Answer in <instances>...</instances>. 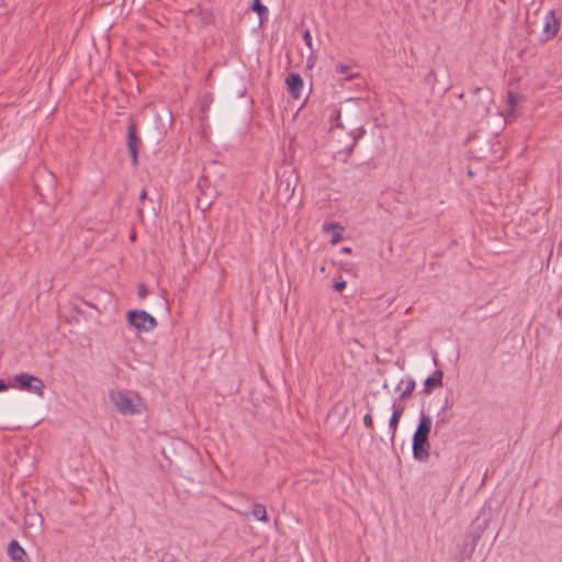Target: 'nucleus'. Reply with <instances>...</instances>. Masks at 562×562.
Returning a JSON list of instances; mask_svg holds the SVG:
<instances>
[{
    "instance_id": "1",
    "label": "nucleus",
    "mask_w": 562,
    "mask_h": 562,
    "mask_svg": "<svg viewBox=\"0 0 562 562\" xmlns=\"http://www.w3.org/2000/svg\"><path fill=\"white\" fill-rule=\"evenodd\" d=\"M359 112L356 101L348 100L344 108H334L329 115L333 131L336 128L348 130L349 143L338 151V154H344L346 157L351 155L358 140L364 134L358 117Z\"/></svg>"
},
{
    "instance_id": "2",
    "label": "nucleus",
    "mask_w": 562,
    "mask_h": 562,
    "mask_svg": "<svg viewBox=\"0 0 562 562\" xmlns=\"http://www.w3.org/2000/svg\"><path fill=\"white\" fill-rule=\"evenodd\" d=\"M491 520V509L483 507L477 517L472 521L465 531L464 538H470L469 553L473 554L480 539L488 527Z\"/></svg>"
},
{
    "instance_id": "3",
    "label": "nucleus",
    "mask_w": 562,
    "mask_h": 562,
    "mask_svg": "<svg viewBox=\"0 0 562 562\" xmlns=\"http://www.w3.org/2000/svg\"><path fill=\"white\" fill-rule=\"evenodd\" d=\"M9 386L36 394L41 397L44 396L45 384L43 380L27 372L13 375Z\"/></svg>"
},
{
    "instance_id": "4",
    "label": "nucleus",
    "mask_w": 562,
    "mask_h": 562,
    "mask_svg": "<svg viewBox=\"0 0 562 562\" xmlns=\"http://www.w3.org/2000/svg\"><path fill=\"white\" fill-rule=\"evenodd\" d=\"M126 318L128 324L138 331L148 333L158 325L156 318L144 310H131Z\"/></svg>"
},
{
    "instance_id": "5",
    "label": "nucleus",
    "mask_w": 562,
    "mask_h": 562,
    "mask_svg": "<svg viewBox=\"0 0 562 562\" xmlns=\"http://www.w3.org/2000/svg\"><path fill=\"white\" fill-rule=\"evenodd\" d=\"M110 400L122 415H136L140 413L133 398L123 391H111Z\"/></svg>"
},
{
    "instance_id": "6",
    "label": "nucleus",
    "mask_w": 562,
    "mask_h": 562,
    "mask_svg": "<svg viewBox=\"0 0 562 562\" xmlns=\"http://www.w3.org/2000/svg\"><path fill=\"white\" fill-rule=\"evenodd\" d=\"M223 167L216 161H211L203 167L202 176L199 180L200 187H216L223 177Z\"/></svg>"
},
{
    "instance_id": "7",
    "label": "nucleus",
    "mask_w": 562,
    "mask_h": 562,
    "mask_svg": "<svg viewBox=\"0 0 562 562\" xmlns=\"http://www.w3.org/2000/svg\"><path fill=\"white\" fill-rule=\"evenodd\" d=\"M127 149L132 158V165L137 166L138 164V149L142 145V139L138 135L136 123L131 119L127 126Z\"/></svg>"
},
{
    "instance_id": "8",
    "label": "nucleus",
    "mask_w": 562,
    "mask_h": 562,
    "mask_svg": "<svg viewBox=\"0 0 562 562\" xmlns=\"http://www.w3.org/2000/svg\"><path fill=\"white\" fill-rule=\"evenodd\" d=\"M413 458L418 462H427L430 457V442L428 438L413 436Z\"/></svg>"
},
{
    "instance_id": "9",
    "label": "nucleus",
    "mask_w": 562,
    "mask_h": 562,
    "mask_svg": "<svg viewBox=\"0 0 562 562\" xmlns=\"http://www.w3.org/2000/svg\"><path fill=\"white\" fill-rule=\"evenodd\" d=\"M404 412H405V404L404 403H400L397 401H393V403H392V415H391V418L389 420L390 440H391L392 443L394 442V439H395V436H396V431H397V427H398L400 420H401Z\"/></svg>"
},
{
    "instance_id": "10",
    "label": "nucleus",
    "mask_w": 562,
    "mask_h": 562,
    "mask_svg": "<svg viewBox=\"0 0 562 562\" xmlns=\"http://www.w3.org/2000/svg\"><path fill=\"white\" fill-rule=\"evenodd\" d=\"M560 22L555 16L554 11L550 10L546 13L542 24L543 41H548L558 34Z\"/></svg>"
},
{
    "instance_id": "11",
    "label": "nucleus",
    "mask_w": 562,
    "mask_h": 562,
    "mask_svg": "<svg viewBox=\"0 0 562 562\" xmlns=\"http://www.w3.org/2000/svg\"><path fill=\"white\" fill-rule=\"evenodd\" d=\"M474 93L477 97L476 112L481 116H485L490 113L491 92L488 89L477 87L474 89Z\"/></svg>"
},
{
    "instance_id": "12",
    "label": "nucleus",
    "mask_w": 562,
    "mask_h": 562,
    "mask_svg": "<svg viewBox=\"0 0 562 562\" xmlns=\"http://www.w3.org/2000/svg\"><path fill=\"white\" fill-rule=\"evenodd\" d=\"M288 90L293 99H300L304 81L300 74L291 72L285 78Z\"/></svg>"
},
{
    "instance_id": "13",
    "label": "nucleus",
    "mask_w": 562,
    "mask_h": 562,
    "mask_svg": "<svg viewBox=\"0 0 562 562\" xmlns=\"http://www.w3.org/2000/svg\"><path fill=\"white\" fill-rule=\"evenodd\" d=\"M432 427V419L429 415H427L424 409H422L419 415L418 425L413 436L428 438Z\"/></svg>"
},
{
    "instance_id": "14",
    "label": "nucleus",
    "mask_w": 562,
    "mask_h": 562,
    "mask_svg": "<svg viewBox=\"0 0 562 562\" xmlns=\"http://www.w3.org/2000/svg\"><path fill=\"white\" fill-rule=\"evenodd\" d=\"M443 371L437 369L424 381L423 393L429 395L435 389L442 386Z\"/></svg>"
},
{
    "instance_id": "15",
    "label": "nucleus",
    "mask_w": 562,
    "mask_h": 562,
    "mask_svg": "<svg viewBox=\"0 0 562 562\" xmlns=\"http://www.w3.org/2000/svg\"><path fill=\"white\" fill-rule=\"evenodd\" d=\"M8 555L13 562H25L26 551L21 547L18 540H11L8 544Z\"/></svg>"
},
{
    "instance_id": "16",
    "label": "nucleus",
    "mask_w": 562,
    "mask_h": 562,
    "mask_svg": "<svg viewBox=\"0 0 562 562\" xmlns=\"http://www.w3.org/2000/svg\"><path fill=\"white\" fill-rule=\"evenodd\" d=\"M405 384V389L402 391L400 396L395 398L394 401H397L400 403H403L405 400L412 397L413 392L416 387V382L412 376H406V379H402L400 381V385Z\"/></svg>"
},
{
    "instance_id": "17",
    "label": "nucleus",
    "mask_w": 562,
    "mask_h": 562,
    "mask_svg": "<svg viewBox=\"0 0 562 562\" xmlns=\"http://www.w3.org/2000/svg\"><path fill=\"white\" fill-rule=\"evenodd\" d=\"M323 228L327 233H329V232L333 233L331 239H330V243L333 245H337L338 243L341 241L344 227L339 223H335V222L327 223L324 225Z\"/></svg>"
},
{
    "instance_id": "18",
    "label": "nucleus",
    "mask_w": 562,
    "mask_h": 562,
    "mask_svg": "<svg viewBox=\"0 0 562 562\" xmlns=\"http://www.w3.org/2000/svg\"><path fill=\"white\" fill-rule=\"evenodd\" d=\"M251 10L257 13L260 24L268 20L269 10L260 0L252 1Z\"/></svg>"
},
{
    "instance_id": "19",
    "label": "nucleus",
    "mask_w": 562,
    "mask_h": 562,
    "mask_svg": "<svg viewBox=\"0 0 562 562\" xmlns=\"http://www.w3.org/2000/svg\"><path fill=\"white\" fill-rule=\"evenodd\" d=\"M252 515H254L255 519H257V520H260V521H268L269 520L268 514H267V509L261 504H255L254 505V507H252Z\"/></svg>"
},
{
    "instance_id": "20",
    "label": "nucleus",
    "mask_w": 562,
    "mask_h": 562,
    "mask_svg": "<svg viewBox=\"0 0 562 562\" xmlns=\"http://www.w3.org/2000/svg\"><path fill=\"white\" fill-rule=\"evenodd\" d=\"M26 525H29L30 527H35V526H38L41 527L44 522V519L42 517L41 514H30L27 513L26 514V520H25Z\"/></svg>"
},
{
    "instance_id": "21",
    "label": "nucleus",
    "mask_w": 562,
    "mask_h": 562,
    "mask_svg": "<svg viewBox=\"0 0 562 562\" xmlns=\"http://www.w3.org/2000/svg\"><path fill=\"white\" fill-rule=\"evenodd\" d=\"M363 424L364 426L370 429L372 432H371V437L373 438L374 436V424H373V418L371 416L370 413L366 414L364 417H363Z\"/></svg>"
},
{
    "instance_id": "22",
    "label": "nucleus",
    "mask_w": 562,
    "mask_h": 562,
    "mask_svg": "<svg viewBox=\"0 0 562 562\" xmlns=\"http://www.w3.org/2000/svg\"><path fill=\"white\" fill-rule=\"evenodd\" d=\"M425 82L430 86H435L437 82L436 72L434 69H430L429 72L425 77Z\"/></svg>"
},
{
    "instance_id": "23",
    "label": "nucleus",
    "mask_w": 562,
    "mask_h": 562,
    "mask_svg": "<svg viewBox=\"0 0 562 562\" xmlns=\"http://www.w3.org/2000/svg\"><path fill=\"white\" fill-rule=\"evenodd\" d=\"M347 285V282L339 278L338 280L334 281L333 289L336 292H341Z\"/></svg>"
},
{
    "instance_id": "24",
    "label": "nucleus",
    "mask_w": 562,
    "mask_h": 562,
    "mask_svg": "<svg viewBox=\"0 0 562 562\" xmlns=\"http://www.w3.org/2000/svg\"><path fill=\"white\" fill-rule=\"evenodd\" d=\"M149 293V290L145 283L138 285L137 295L140 299H145Z\"/></svg>"
},
{
    "instance_id": "25",
    "label": "nucleus",
    "mask_w": 562,
    "mask_h": 562,
    "mask_svg": "<svg viewBox=\"0 0 562 562\" xmlns=\"http://www.w3.org/2000/svg\"><path fill=\"white\" fill-rule=\"evenodd\" d=\"M303 40H304L305 45L313 52L314 49H313V43H312V35L308 30H306L303 33Z\"/></svg>"
},
{
    "instance_id": "26",
    "label": "nucleus",
    "mask_w": 562,
    "mask_h": 562,
    "mask_svg": "<svg viewBox=\"0 0 562 562\" xmlns=\"http://www.w3.org/2000/svg\"><path fill=\"white\" fill-rule=\"evenodd\" d=\"M211 206V203L207 202V201H201L200 199H198V205H196V209L201 212H204V211H207Z\"/></svg>"
},
{
    "instance_id": "27",
    "label": "nucleus",
    "mask_w": 562,
    "mask_h": 562,
    "mask_svg": "<svg viewBox=\"0 0 562 562\" xmlns=\"http://www.w3.org/2000/svg\"><path fill=\"white\" fill-rule=\"evenodd\" d=\"M469 549H470V542L467 541V539L464 540L463 542V546L460 550L461 554H463L465 558L470 559L473 554H470L469 553Z\"/></svg>"
},
{
    "instance_id": "28",
    "label": "nucleus",
    "mask_w": 562,
    "mask_h": 562,
    "mask_svg": "<svg viewBox=\"0 0 562 562\" xmlns=\"http://www.w3.org/2000/svg\"><path fill=\"white\" fill-rule=\"evenodd\" d=\"M349 68H350V67H349V66H347V65L338 64V65L336 66V71H337L338 74L345 75V74H348Z\"/></svg>"
},
{
    "instance_id": "29",
    "label": "nucleus",
    "mask_w": 562,
    "mask_h": 562,
    "mask_svg": "<svg viewBox=\"0 0 562 562\" xmlns=\"http://www.w3.org/2000/svg\"><path fill=\"white\" fill-rule=\"evenodd\" d=\"M507 101H508V103H509V105H510L512 108H513V106H515V104L517 103V97H516V94H515V93H513V92H510V93L508 94V100H507Z\"/></svg>"
},
{
    "instance_id": "30",
    "label": "nucleus",
    "mask_w": 562,
    "mask_h": 562,
    "mask_svg": "<svg viewBox=\"0 0 562 562\" xmlns=\"http://www.w3.org/2000/svg\"><path fill=\"white\" fill-rule=\"evenodd\" d=\"M446 424V419L445 418H439L436 424H435V430L437 431L438 429L442 428Z\"/></svg>"
},
{
    "instance_id": "31",
    "label": "nucleus",
    "mask_w": 562,
    "mask_h": 562,
    "mask_svg": "<svg viewBox=\"0 0 562 562\" xmlns=\"http://www.w3.org/2000/svg\"><path fill=\"white\" fill-rule=\"evenodd\" d=\"M8 389H9V383L5 380L0 379V392L7 391Z\"/></svg>"
},
{
    "instance_id": "32",
    "label": "nucleus",
    "mask_w": 562,
    "mask_h": 562,
    "mask_svg": "<svg viewBox=\"0 0 562 562\" xmlns=\"http://www.w3.org/2000/svg\"><path fill=\"white\" fill-rule=\"evenodd\" d=\"M210 16H211V14L209 12H206L205 14H203L202 21L204 23H210Z\"/></svg>"
},
{
    "instance_id": "33",
    "label": "nucleus",
    "mask_w": 562,
    "mask_h": 562,
    "mask_svg": "<svg viewBox=\"0 0 562 562\" xmlns=\"http://www.w3.org/2000/svg\"><path fill=\"white\" fill-rule=\"evenodd\" d=\"M342 254L349 255L352 252V249L350 247H342L340 250Z\"/></svg>"
},
{
    "instance_id": "34",
    "label": "nucleus",
    "mask_w": 562,
    "mask_h": 562,
    "mask_svg": "<svg viewBox=\"0 0 562 562\" xmlns=\"http://www.w3.org/2000/svg\"><path fill=\"white\" fill-rule=\"evenodd\" d=\"M147 198V192L145 190H143L139 194V200L140 201H144L145 199Z\"/></svg>"
},
{
    "instance_id": "35",
    "label": "nucleus",
    "mask_w": 562,
    "mask_h": 562,
    "mask_svg": "<svg viewBox=\"0 0 562 562\" xmlns=\"http://www.w3.org/2000/svg\"><path fill=\"white\" fill-rule=\"evenodd\" d=\"M396 363L400 366V368H401V369H403V368H404V363H405V361L403 360L402 362H400V361L397 360V362H396Z\"/></svg>"
},
{
    "instance_id": "36",
    "label": "nucleus",
    "mask_w": 562,
    "mask_h": 562,
    "mask_svg": "<svg viewBox=\"0 0 562 562\" xmlns=\"http://www.w3.org/2000/svg\"><path fill=\"white\" fill-rule=\"evenodd\" d=\"M130 238H131V240H133V241H134V240L136 239V234H135V233H133V234L131 235V237H130Z\"/></svg>"
},
{
    "instance_id": "37",
    "label": "nucleus",
    "mask_w": 562,
    "mask_h": 562,
    "mask_svg": "<svg viewBox=\"0 0 562 562\" xmlns=\"http://www.w3.org/2000/svg\"><path fill=\"white\" fill-rule=\"evenodd\" d=\"M137 214H138V217H139L140 220H143V212H139V213H137Z\"/></svg>"
},
{
    "instance_id": "38",
    "label": "nucleus",
    "mask_w": 562,
    "mask_h": 562,
    "mask_svg": "<svg viewBox=\"0 0 562 562\" xmlns=\"http://www.w3.org/2000/svg\"><path fill=\"white\" fill-rule=\"evenodd\" d=\"M402 385H400V383L396 385V391L401 390Z\"/></svg>"
}]
</instances>
